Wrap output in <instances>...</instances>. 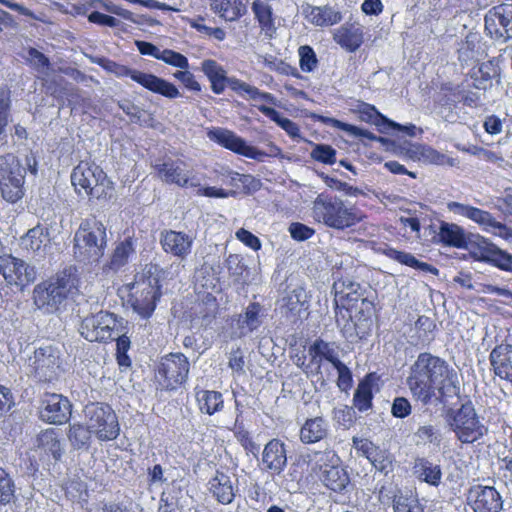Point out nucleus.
<instances>
[{
  "instance_id": "nucleus-1",
  "label": "nucleus",
  "mask_w": 512,
  "mask_h": 512,
  "mask_svg": "<svg viewBox=\"0 0 512 512\" xmlns=\"http://www.w3.org/2000/svg\"><path fill=\"white\" fill-rule=\"evenodd\" d=\"M406 384L414 400L430 404L437 393L443 397L458 390L457 372L443 358L421 352L410 367Z\"/></svg>"
},
{
  "instance_id": "nucleus-2",
  "label": "nucleus",
  "mask_w": 512,
  "mask_h": 512,
  "mask_svg": "<svg viewBox=\"0 0 512 512\" xmlns=\"http://www.w3.org/2000/svg\"><path fill=\"white\" fill-rule=\"evenodd\" d=\"M436 238L445 247L469 250L475 259L512 272V254L499 249L480 235L476 236L475 241L471 240L465 229L456 223L440 221Z\"/></svg>"
},
{
  "instance_id": "nucleus-3",
  "label": "nucleus",
  "mask_w": 512,
  "mask_h": 512,
  "mask_svg": "<svg viewBox=\"0 0 512 512\" xmlns=\"http://www.w3.org/2000/svg\"><path fill=\"white\" fill-rule=\"evenodd\" d=\"M165 271L154 263H148L134 275L130 283L122 286L127 292L126 301L132 310L143 319H149L162 297V282Z\"/></svg>"
},
{
  "instance_id": "nucleus-4",
  "label": "nucleus",
  "mask_w": 512,
  "mask_h": 512,
  "mask_svg": "<svg viewBox=\"0 0 512 512\" xmlns=\"http://www.w3.org/2000/svg\"><path fill=\"white\" fill-rule=\"evenodd\" d=\"M311 217L318 224L344 231L364 222L367 215L357 205L326 190L312 201Z\"/></svg>"
},
{
  "instance_id": "nucleus-5",
  "label": "nucleus",
  "mask_w": 512,
  "mask_h": 512,
  "mask_svg": "<svg viewBox=\"0 0 512 512\" xmlns=\"http://www.w3.org/2000/svg\"><path fill=\"white\" fill-rule=\"evenodd\" d=\"M107 246V228L95 215L80 222L73 238V253L79 262L96 263Z\"/></svg>"
},
{
  "instance_id": "nucleus-6",
  "label": "nucleus",
  "mask_w": 512,
  "mask_h": 512,
  "mask_svg": "<svg viewBox=\"0 0 512 512\" xmlns=\"http://www.w3.org/2000/svg\"><path fill=\"white\" fill-rule=\"evenodd\" d=\"M71 183L77 194L82 191L90 199L109 201L115 185L107 173L94 161L81 160L72 170Z\"/></svg>"
},
{
  "instance_id": "nucleus-7",
  "label": "nucleus",
  "mask_w": 512,
  "mask_h": 512,
  "mask_svg": "<svg viewBox=\"0 0 512 512\" xmlns=\"http://www.w3.org/2000/svg\"><path fill=\"white\" fill-rule=\"evenodd\" d=\"M201 71L207 77L211 84L213 93L222 94L228 86L232 91L240 96L247 95L252 100H262L268 104H275V97L269 93L258 89L238 78L227 77V72L222 65L214 59H205L201 63Z\"/></svg>"
},
{
  "instance_id": "nucleus-8",
  "label": "nucleus",
  "mask_w": 512,
  "mask_h": 512,
  "mask_svg": "<svg viewBox=\"0 0 512 512\" xmlns=\"http://www.w3.org/2000/svg\"><path fill=\"white\" fill-rule=\"evenodd\" d=\"M76 288V278L66 270L37 284L33 290L35 305L47 313H56Z\"/></svg>"
},
{
  "instance_id": "nucleus-9",
  "label": "nucleus",
  "mask_w": 512,
  "mask_h": 512,
  "mask_svg": "<svg viewBox=\"0 0 512 512\" xmlns=\"http://www.w3.org/2000/svg\"><path fill=\"white\" fill-rule=\"evenodd\" d=\"M447 424L462 444L480 442L489 432L470 401L452 410L447 416Z\"/></svg>"
},
{
  "instance_id": "nucleus-10",
  "label": "nucleus",
  "mask_w": 512,
  "mask_h": 512,
  "mask_svg": "<svg viewBox=\"0 0 512 512\" xmlns=\"http://www.w3.org/2000/svg\"><path fill=\"white\" fill-rule=\"evenodd\" d=\"M97 63L116 77H130L133 81L148 91L161 95L165 98L175 99L181 95L175 84L152 73L131 69L126 65L105 58L100 59Z\"/></svg>"
},
{
  "instance_id": "nucleus-11",
  "label": "nucleus",
  "mask_w": 512,
  "mask_h": 512,
  "mask_svg": "<svg viewBox=\"0 0 512 512\" xmlns=\"http://www.w3.org/2000/svg\"><path fill=\"white\" fill-rule=\"evenodd\" d=\"M333 290L337 324L345 330L355 329L359 324L353 321L352 309L364 296L365 289L360 283L348 277H341L334 282Z\"/></svg>"
},
{
  "instance_id": "nucleus-12",
  "label": "nucleus",
  "mask_w": 512,
  "mask_h": 512,
  "mask_svg": "<svg viewBox=\"0 0 512 512\" xmlns=\"http://www.w3.org/2000/svg\"><path fill=\"white\" fill-rule=\"evenodd\" d=\"M189 359L181 352L162 356L155 369V379L161 390L175 391L188 380Z\"/></svg>"
},
{
  "instance_id": "nucleus-13",
  "label": "nucleus",
  "mask_w": 512,
  "mask_h": 512,
  "mask_svg": "<svg viewBox=\"0 0 512 512\" xmlns=\"http://www.w3.org/2000/svg\"><path fill=\"white\" fill-rule=\"evenodd\" d=\"M25 175L17 156L13 153L0 156V190L6 201L15 203L23 197Z\"/></svg>"
},
{
  "instance_id": "nucleus-14",
  "label": "nucleus",
  "mask_w": 512,
  "mask_h": 512,
  "mask_svg": "<svg viewBox=\"0 0 512 512\" xmlns=\"http://www.w3.org/2000/svg\"><path fill=\"white\" fill-rule=\"evenodd\" d=\"M86 416L91 431L99 441H113L119 436L118 417L109 404L91 403L86 406Z\"/></svg>"
},
{
  "instance_id": "nucleus-15",
  "label": "nucleus",
  "mask_w": 512,
  "mask_h": 512,
  "mask_svg": "<svg viewBox=\"0 0 512 512\" xmlns=\"http://www.w3.org/2000/svg\"><path fill=\"white\" fill-rule=\"evenodd\" d=\"M447 209L459 216H463L480 226V228L495 236L508 239L512 236L511 229L505 224L498 222L493 215L483 209L456 201H449Z\"/></svg>"
},
{
  "instance_id": "nucleus-16",
  "label": "nucleus",
  "mask_w": 512,
  "mask_h": 512,
  "mask_svg": "<svg viewBox=\"0 0 512 512\" xmlns=\"http://www.w3.org/2000/svg\"><path fill=\"white\" fill-rule=\"evenodd\" d=\"M117 317L114 313L100 311L85 317L79 331L83 338L89 342H108L114 340L117 327Z\"/></svg>"
},
{
  "instance_id": "nucleus-17",
  "label": "nucleus",
  "mask_w": 512,
  "mask_h": 512,
  "mask_svg": "<svg viewBox=\"0 0 512 512\" xmlns=\"http://www.w3.org/2000/svg\"><path fill=\"white\" fill-rule=\"evenodd\" d=\"M466 504L473 512H501L504 499L496 487L478 483L468 488Z\"/></svg>"
},
{
  "instance_id": "nucleus-18",
  "label": "nucleus",
  "mask_w": 512,
  "mask_h": 512,
  "mask_svg": "<svg viewBox=\"0 0 512 512\" xmlns=\"http://www.w3.org/2000/svg\"><path fill=\"white\" fill-rule=\"evenodd\" d=\"M0 274L9 286L22 290L35 280V271L24 260L11 254L0 256Z\"/></svg>"
},
{
  "instance_id": "nucleus-19",
  "label": "nucleus",
  "mask_w": 512,
  "mask_h": 512,
  "mask_svg": "<svg viewBox=\"0 0 512 512\" xmlns=\"http://www.w3.org/2000/svg\"><path fill=\"white\" fill-rule=\"evenodd\" d=\"M72 404L69 399L57 393H44L40 401L39 417L48 424L62 425L69 421Z\"/></svg>"
},
{
  "instance_id": "nucleus-20",
  "label": "nucleus",
  "mask_w": 512,
  "mask_h": 512,
  "mask_svg": "<svg viewBox=\"0 0 512 512\" xmlns=\"http://www.w3.org/2000/svg\"><path fill=\"white\" fill-rule=\"evenodd\" d=\"M485 30L495 39H512V3H502L485 15Z\"/></svg>"
},
{
  "instance_id": "nucleus-21",
  "label": "nucleus",
  "mask_w": 512,
  "mask_h": 512,
  "mask_svg": "<svg viewBox=\"0 0 512 512\" xmlns=\"http://www.w3.org/2000/svg\"><path fill=\"white\" fill-rule=\"evenodd\" d=\"M207 135L211 141L235 154L250 159H259V157L264 154L256 147L249 145L242 137L231 130L214 128L209 130Z\"/></svg>"
},
{
  "instance_id": "nucleus-22",
  "label": "nucleus",
  "mask_w": 512,
  "mask_h": 512,
  "mask_svg": "<svg viewBox=\"0 0 512 512\" xmlns=\"http://www.w3.org/2000/svg\"><path fill=\"white\" fill-rule=\"evenodd\" d=\"M353 447L358 455L368 459L376 470L385 475L393 471V457L369 439L353 437Z\"/></svg>"
},
{
  "instance_id": "nucleus-23",
  "label": "nucleus",
  "mask_w": 512,
  "mask_h": 512,
  "mask_svg": "<svg viewBox=\"0 0 512 512\" xmlns=\"http://www.w3.org/2000/svg\"><path fill=\"white\" fill-rule=\"evenodd\" d=\"M287 465V451L284 442L273 438L264 446L261 469L272 476L280 475Z\"/></svg>"
},
{
  "instance_id": "nucleus-24",
  "label": "nucleus",
  "mask_w": 512,
  "mask_h": 512,
  "mask_svg": "<svg viewBox=\"0 0 512 512\" xmlns=\"http://www.w3.org/2000/svg\"><path fill=\"white\" fill-rule=\"evenodd\" d=\"M20 247L33 257L44 258L51 249V237L47 227L38 224L20 238Z\"/></svg>"
},
{
  "instance_id": "nucleus-25",
  "label": "nucleus",
  "mask_w": 512,
  "mask_h": 512,
  "mask_svg": "<svg viewBox=\"0 0 512 512\" xmlns=\"http://www.w3.org/2000/svg\"><path fill=\"white\" fill-rule=\"evenodd\" d=\"M35 447L41 461L58 462L64 453L60 433L55 428L42 430L36 437Z\"/></svg>"
},
{
  "instance_id": "nucleus-26",
  "label": "nucleus",
  "mask_w": 512,
  "mask_h": 512,
  "mask_svg": "<svg viewBox=\"0 0 512 512\" xmlns=\"http://www.w3.org/2000/svg\"><path fill=\"white\" fill-rule=\"evenodd\" d=\"M311 376L321 374L323 361L334 364L338 358L334 344L317 338L308 347Z\"/></svg>"
},
{
  "instance_id": "nucleus-27",
  "label": "nucleus",
  "mask_w": 512,
  "mask_h": 512,
  "mask_svg": "<svg viewBox=\"0 0 512 512\" xmlns=\"http://www.w3.org/2000/svg\"><path fill=\"white\" fill-rule=\"evenodd\" d=\"M181 166H185L184 161H174L169 158L162 163L153 164L152 168L156 175L168 184H175L182 188L192 186L190 177Z\"/></svg>"
},
{
  "instance_id": "nucleus-28",
  "label": "nucleus",
  "mask_w": 512,
  "mask_h": 512,
  "mask_svg": "<svg viewBox=\"0 0 512 512\" xmlns=\"http://www.w3.org/2000/svg\"><path fill=\"white\" fill-rule=\"evenodd\" d=\"M494 375L512 384V345H496L489 355Z\"/></svg>"
},
{
  "instance_id": "nucleus-29",
  "label": "nucleus",
  "mask_w": 512,
  "mask_h": 512,
  "mask_svg": "<svg viewBox=\"0 0 512 512\" xmlns=\"http://www.w3.org/2000/svg\"><path fill=\"white\" fill-rule=\"evenodd\" d=\"M160 244L164 252L183 259L191 253L193 240L184 232L165 230L161 233Z\"/></svg>"
},
{
  "instance_id": "nucleus-30",
  "label": "nucleus",
  "mask_w": 512,
  "mask_h": 512,
  "mask_svg": "<svg viewBox=\"0 0 512 512\" xmlns=\"http://www.w3.org/2000/svg\"><path fill=\"white\" fill-rule=\"evenodd\" d=\"M265 311L259 302H251L237 317L238 337H245L258 330L263 324Z\"/></svg>"
},
{
  "instance_id": "nucleus-31",
  "label": "nucleus",
  "mask_w": 512,
  "mask_h": 512,
  "mask_svg": "<svg viewBox=\"0 0 512 512\" xmlns=\"http://www.w3.org/2000/svg\"><path fill=\"white\" fill-rule=\"evenodd\" d=\"M302 13L309 23L319 27L333 26L342 20V13L330 5L313 6L307 4L303 6Z\"/></svg>"
},
{
  "instance_id": "nucleus-32",
  "label": "nucleus",
  "mask_w": 512,
  "mask_h": 512,
  "mask_svg": "<svg viewBox=\"0 0 512 512\" xmlns=\"http://www.w3.org/2000/svg\"><path fill=\"white\" fill-rule=\"evenodd\" d=\"M308 467L314 475L319 479L320 476L327 474L337 464L341 463V459L333 449L315 450L307 454Z\"/></svg>"
},
{
  "instance_id": "nucleus-33",
  "label": "nucleus",
  "mask_w": 512,
  "mask_h": 512,
  "mask_svg": "<svg viewBox=\"0 0 512 512\" xmlns=\"http://www.w3.org/2000/svg\"><path fill=\"white\" fill-rule=\"evenodd\" d=\"M467 76L472 87L485 91L492 87L493 80L500 76V69L494 61L489 60L473 67Z\"/></svg>"
},
{
  "instance_id": "nucleus-34",
  "label": "nucleus",
  "mask_w": 512,
  "mask_h": 512,
  "mask_svg": "<svg viewBox=\"0 0 512 512\" xmlns=\"http://www.w3.org/2000/svg\"><path fill=\"white\" fill-rule=\"evenodd\" d=\"M135 253V239L132 236L126 237L118 242L110 256L109 261L104 265L103 271L117 272L129 262L130 257Z\"/></svg>"
},
{
  "instance_id": "nucleus-35",
  "label": "nucleus",
  "mask_w": 512,
  "mask_h": 512,
  "mask_svg": "<svg viewBox=\"0 0 512 512\" xmlns=\"http://www.w3.org/2000/svg\"><path fill=\"white\" fill-rule=\"evenodd\" d=\"M335 41L349 52H355L364 41L363 28L359 23H345L335 34Z\"/></svg>"
},
{
  "instance_id": "nucleus-36",
  "label": "nucleus",
  "mask_w": 512,
  "mask_h": 512,
  "mask_svg": "<svg viewBox=\"0 0 512 512\" xmlns=\"http://www.w3.org/2000/svg\"><path fill=\"white\" fill-rule=\"evenodd\" d=\"M378 379L379 378L376 373L371 372L366 374L363 379L360 380L353 396V403L360 412H364L372 408L374 396L373 390Z\"/></svg>"
},
{
  "instance_id": "nucleus-37",
  "label": "nucleus",
  "mask_w": 512,
  "mask_h": 512,
  "mask_svg": "<svg viewBox=\"0 0 512 512\" xmlns=\"http://www.w3.org/2000/svg\"><path fill=\"white\" fill-rule=\"evenodd\" d=\"M209 491L223 505L232 503L235 498V487L230 476L220 471H217L215 476L210 479Z\"/></svg>"
},
{
  "instance_id": "nucleus-38",
  "label": "nucleus",
  "mask_w": 512,
  "mask_h": 512,
  "mask_svg": "<svg viewBox=\"0 0 512 512\" xmlns=\"http://www.w3.org/2000/svg\"><path fill=\"white\" fill-rule=\"evenodd\" d=\"M248 0H210L211 10L225 21H236L247 12Z\"/></svg>"
},
{
  "instance_id": "nucleus-39",
  "label": "nucleus",
  "mask_w": 512,
  "mask_h": 512,
  "mask_svg": "<svg viewBox=\"0 0 512 512\" xmlns=\"http://www.w3.org/2000/svg\"><path fill=\"white\" fill-rule=\"evenodd\" d=\"M251 9L261 31L267 38L272 39L276 34V25L271 5L263 0H254Z\"/></svg>"
},
{
  "instance_id": "nucleus-40",
  "label": "nucleus",
  "mask_w": 512,
  "mask_h": 512,
  "mask_svg": "<svg viewBox=\"0 0 512 512\" xmlns=\"http://www.w3.org/2000/svg\"><path fill=\"white\" fill-rule=\"evenodd\" d=\"M413 472L417 479L430 486L438 487L442 482V469L427 458H417L413 465Z\"/></svg>"
},
{
  "instance_id": "nucleus-41",
  "label": "nucleus",
  "mask_w": 512,
  "mask_h": 512,
  "mask_svg": "<svg viewBox=\"0 0 512 512\" xmlns=\"http://www.w3.org/2000/svg\"><path fill=\"white\" fill-rule=\"evenodd\" d=\"M195 398L201 413L209 416L222 411L224 407L223 396L220 392L195 387Z\"/></svg>"
},
{
  "instance_id": "nucleus-42",
  "label": "nucleus",
  "mask_w": 512,
  "mask_h": 512,
  "mask_svg": "<svg viewBox=\"0 0 512 512\" xmlns=\"http://www.w3.org/2000/svg\"><path fill=\"white\" fill-rule=\"evenodd\" d=\"M328 434V425L322 417L307 419L300 429V440L304 444H314Z\"/></svg>"
},
{
  "instance_id": "nucleus-43",
  "label": "nucleus",
  "mask_w": 512,
  "mask_h": 512,
  "mask_svg": "<svg viewBox=\"0 0 512 512\" xmlns=\"http://www.w3.org/2000/svg\"><path fill=\"white\" fill-rule=\"evenodd\" d=\"M384 254L388 258H390L394 261H397L398 263H400L402 265H405V266H408V267H411L414 269H418L423 272H428L433 275H437L439 272L435 266H433L427 262H422V261L418 260L414 255H412L411 253H408V252L399 251L395 248L389 247L384 250Z\"/></svg>"
},
{
  "instance_id": "nucleus-44",
  "label": "nucleus",
  "mask_w": 512,
  "mask_h": 512,
  "mask_svg": "<svg viewBox=\"0 0 512 512\" xmlns=\"http://www.w3.org/2000/svg\"><path fill=\"white\" fill-rule=\"evenodd\" d=\"M34 368L41 380L50 382L56 377L59 365L54 355L46 356L45 350L40 348L35 353Z\"/></svg>"
},
{
  "instance_id": "nucleus-45",
  "label": "nucleus",
  "mask_w": 512,
  "mask_h": 512,
  "mask_svg": "<svg viewBox=\"0 0 512 512\" xmlns=\"http://www.w3.org/2000/svg\"><path fill=\"white\" fill-rule=\"evenodd\" d=\"M320 481L331 491L341 493L350 483V478L341 463L327 471V474L320 476Z\"/></svg>"
},
{
  "instance_id": "nucleus-46",
  "label": "nucleus",
  "mask_w": 512,
  "mask_h": 512,
  "mask_svg": "<svg viewBox=\"0 0 512 512\" xmlns=\"http://www.w3.org/2000/svg\"><path fill=\"white\" fill-rule=\"evenodd\" d=\"M416 338V345H429L432 341L435 340V332L437 330V324L434 319L421 315L415 321L414 325Z\"/></svg>"
},
{
  "instance_id": "nucleus-47",
  "label": "nucleus",
  "mask_w": 512,
  "mask_h": 512,
  "mask_svg": "<svg viewBox=\"0 0 512 512\" xmlns=\"http://www.w3.org/2000/svg\"><path fill=\"white\" fill-rule=\"evenodd\" d=\"M92 433L89 424L73 423L69 425L67 437L75 450H88Z\"/></svg>"
},
{
  "instance_id": "nucleus-48",
  "label": "nucleus",
  "mask_w": 512,
  "mask_h": 512,
  "mask_svg": "<svg viewBox=\"0 0 512 512\" xmlns=\"http://www.w3.org/2000/svg\"><path fill=\"white\" fill-rule=\"evenodd\" d=\"M258 110L281 127L290 137H300L298 124L289 118L283 117L276 109L266 105H259Z\"/></svg>"
},
{
  "instance_id": "nucleus-49",
  "label": "nucleus",
  "mask_w": 512,
  "mask_h": 512,
  "mask_svg": "<svg viewBox=\"0 0 512 512\" xmlns=\"http://www.w3.org/2000/svg\"><path fill=\"white\" fill-rule=\"evenodd\" d=\"M222 181L224 184L234 188L233 191L242 189L243 191L249 190V184L254 181L253 176L241 174L236 171L226 170L221 173Z\"/></svg>"
},
{
  "instance_id": "nucleus-50",
  "label": "nucleus",
  "mask_w": 512,
  "mask_h": 512,
  "mask_svg": "<svg viewBox=\"0 0 512 512\" xmlns=\"http://www.w3.org/2000/svg\"><path fill=\"white\" fill-rule=\"evenodd\" d=\"M359 116L362 121L376 126L396 125L395 122L387 119L383 114H381L375 106L367 103L363 104V106L360 108Z\"/></svg>"
},
{
  "instance_id": "nucleus-51",
  "label": "nucleus",
  "mask_w": 512,
  "mask_h": 512,
  "mask_svg": "<svg viewBox=\"0 0 512 512\" xmlns=\"http://www.w3.org/2000/svg\"><path fill=\"white\" fill-rule=\"evenodd\" d=\"M299 67L302 72H313L319 64V60L314 49L309 45H301L298 48Z\"/></svg>"
},
{
  "instance_id": "nucleus-52",
  "label": "nucleus",
  "mask_w": 512,
  "mask_h": 512,
  "mask_svg": "<svg viewBox=\"0 0 512 512\" xmlns=\"http://www.w3.org/2000/svg\"><path fill=\"white\" fill-rule=\"evenodd\" d=\"M10 90L7 87H0V141L6 139V127L10 112Z\"/></svg>"
},
{
  "instance_id": "nucleus-53",
  "label": "nucleus",
  "mask_w": 512,
  "mask_h": 512,
  "mask_svg": "<svg viewBox=\"0 0 512 512\" xmlns=\"http://www.w3.org/2000/svg\"><path fill=\"white\" fill-rule=\"evenodd\" d=\"M236 422H238V418ZM234 436L247 454L258 455L260 447L255 443L250 432L244 428L243 424L237 425L235 423Z\"/></svg>"
},
{
  "instance_id": "nucleus-54",
  "label": "nucleus",
  "mask_w": 512,
  "mask_h": 512,
  "mask_svg": "<svg viewBox=\"0 0 512 512\" xmlns=\"http://www.w3.org/2000/svg\"><path fill=\"white\" fill-rule=\"evenodd\" d=\"M462 90L463 83L452 85V84H444L441 87L442 91V105H447L450 107H457L459 104H462Z\"/></svg>"
},
{
  "instance_id": "nucleus-55",
  "label": "nucleus",
  "mask_w": 512,
  "mask_h": 512,
  "mask_svg": "<svg viewBox=\"0 0 512 512\" xmlns=\"http://www.w3.org/2000/svg\"><path fill=\"white\" fill-rule=\"evenodd\" d=\"M311 158L323 164L333 165L336 162V150L327 144H315Z\"/></svg>"
},
{
  "instance_id": "nucleus-56",
  "label": "nucleus",
  "mask_w": 512,
  "mask_h": 512,
  "mask_svg": "<svg viewBox=\"0 0 512 512\" xmlns=\"http://www.w3.org/2000/svg\"><path fill=\"white\" fill-rule=\"evenodd\" d=\"M158 60L180 69H188L189 61L187 57L172 49H163L160 51Z\"/></svg>"
},
{
  "instance_id": "nucleus-57",
  "label": "nucleus",
  "mask_w": 512,
  "mask_h": 512,
  "mask_svg": "<svg viewBox=\"0 0 512 512\" xmlns=\"http://www.w3.org/2000/svg\"><path fill=\"white\" fill-rule=\"evenodd\" d=\"M15 485L9 474L0 467V504H8L14 498Z\"/></svg>"
},
{
  "instance_id": "nucleus-58",
  "label": "nucleus",
  "mask_w": 512,
  "mask_h": 512,
  "mask_svg": "<svg viewBox=\"0 0 512 512\" xmlns=\"http://www.w3.org/2000/svg\"><path fill=\"white\" fill-rule=\"evenodd\" d=\"M332 366L338 372L337 386L342 391H348L353 385V375L351 370L340 359H337Z\"/></svg>"
},
{
  "instance_id": "nucleus-59",
  "label": "nucleus",
  "mask_w": 512,
  "mask_h": 512,
  "mask_svg": "<svg viewBox=\"0 0 512 512\" xmlns=\"http://www.w3.org/2000/svg\"><path fill=\"white\" fill-rule=\"evenodd\" d=\"M393 512H425L418 499L400 497L393 503Z\"/></svg>"
},
{
  "instance_id": "nucleus-60",
  "label": "nucleus",
  "mask_w": 512,
  "mask_h": 512,
  "mask_svg": "<svg viewBox=\"0 0 512 512\" xmlns=\"http://www.w3.org/2000/svg\"><path fill=\"white\" fill-rule=\"evenodd\" d=\"M173 77L180 81L183 86L193 92H200L202 87L197 81L195 75L187 69L178 70L173 74Z\"/></svg>"
},
{
  "instance_id": "nucleus-61",
  "label": "nucleus",
  "mask_w": 512,
  "mask_h": 512,
  "mask_svg": "<svg viewBox=\"0 0 512 512\" xmlns=\"http://www.w3.org/2000/svg\"><path fill=\"white\" fill-rule=\"evenodd\" d=\"M289 233L296 241H305L315 234V229L300 222H293L289 225Z\"/></svg>"
},
{
  "instance_id": "nucleus-62",
  "label": "nucleus",
  "mask_w": 512,
  "mask_h": 512,
  "mask_svg": "<svg viewBox=\"0 0 512 512\" xmlns=\"http://www.w3.org/2000/svg\"><path fill=\"white\" fill-rule=\"evenodd\" d=\"M422 155L432 164L453 166L455 160L431 147L424 148Z\"/></svg>"
},
{
  "instance_id": "nucleus-63",
  "label": "nucleus",
  "mask_w": 512,
  "mask_h": 512,
  "mask_svg": "<svg viewBox=\"0 0 512 512\" xmlns=\"http://www.w3.org/2000/svg\"><path fill=\"white\" fill-rule=\"evenodd\" d=\"M412 412V406L405 397H396L392 402L391 413L396 418H406Z\"/></svg>"
},
{
  "instance_id": "nucleus-64",
  "label": "nucleus",
  "mask_w": 512,
  "mask_h": 512,
  "mask_svg": "<svg viewBox=\"0 0 512 512\" xmlns=\"http://www.w3.org/2000/svg\"><path fill=\"white\" fill-rule=\"evenodd\" d=\"M499 475L506 486L512 485V455L500 459Z\"/></svg>"
}]
</instances>
